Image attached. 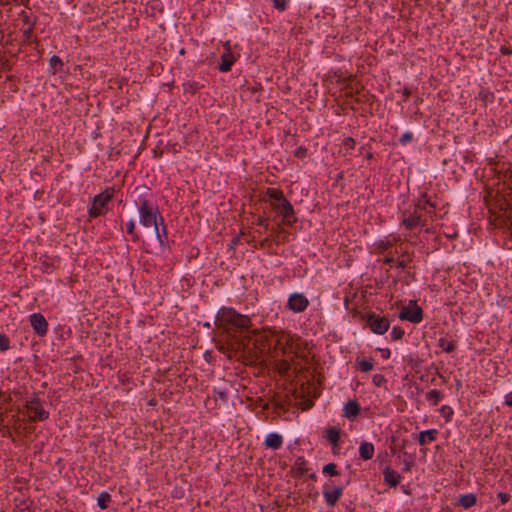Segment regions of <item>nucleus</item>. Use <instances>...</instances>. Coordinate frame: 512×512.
I'll list each match as a JSON object with an SVG mask.
<instances>
[{
  "label": "nucleus",
  "instance_id": "nucleus-57",
  "mask_svg": "<svg viewBox=\"0 0 512 512\" xmlns=\"http://www.w3.org/2000/svg\"><path fill=\"white\" fill-rule=\"evenodd\" d=\"M42 265V271L45 273H51L54 269V264L52 262H49L48 260H44L41 262Z\"/></svg>",
  "mask_w": 512,
  "mask_h": 512
},
{
  "label": "nucleus",
  "instance_id": "nucleus-59",
  "mask_svg": "<svg viewBox=\"0 0 512 512\" xmlns=\"http://www.w3.org/2000/svg\"><path fill=\"white\" fill-rule=\"evenodd\" d=\"M401 94H402V101L406 102L408 100V98L411 96L412 91L408 86H404L401 91Z\"/></svg>",
  "mask_w": 512,
  "mask_h": 512
},
{
  "label": "nucleus",
  "instance_id": "nucleus-11",
  "mask_svg": "<svg viewBox=\"0 0 512 512\" xmlns=\"http://www.w3.org/2000/svg\"><path fill=\"white\" fill-rule=\"evenodd\" d=\"M399 318L417 324L423 320V310L415 300H410L409 304L400 310Z\"/></svg>",
  "mask_w": 512,
  "mask_h": 512
},
{
  "label": "nucleus",
  "instance_id": "nucleus-22",
  "mask_svg": "<svg viewBox=\"0 0 512 512\" xmlns=\"http://www.w3.org/2000/svg\"><path fill=\"white\" fill-rule=\"evenodd\" d=\"M226 51L221 55V62L218 66V69L220 72H229L233 66V64L236 62V57L231 51L229 42H226Z\"/></svg>",
  "mask_w": 512,
  "mask_h": 512
},
{
  "label": "nucleus",
  "instance_id": "nucleus-10",
  "mask_svg": "<svg viewBox=\"0 0 512 512\" xmlns=\"http://www.w3.org/2000/svg\"><path fill=\"white\" fill-rule=\"evenodd\" d=\"M263 202L269 201L271 208L278 214L283 205H287L290 201L285 197L283 191L279 188L268 187L265 191Z\"/></svg>",
  "mask_w": 512,
  "mask_h": 512
},
{
  "label": "nucleus",
  "instance_id": "nucleus-47",
  "mask_svg": "<svg viewBox=\"0 0 512 512\" xmlns=\"http://www.w3.org/2000/svg\"><path fill=\"white\" fill-rule=\"evenodd\" d=\"M405 334L404 329L401 326H394L390 333L391 339L394 341L400 340Z\"/></svg>",
  "mask_w": 512,
  "mask_h": 512
},
{
  "label": "nucleus",
  "instance_id": "nucleus-35",
  "mask_svg": "<svg viewBox=\"0 0 512 512\" xmlns=\"http://www.w3.org/2000/svg\"><path fill=\"white\" fill-rule=\"evenodd\" d=\"M19 17L23 22V25L30 28H35L37 24V16L33 15L32 13H28L26 10H22L19 13Z\"/></svg>",
  "mask_w": 512,
  "mask_h": 512
},
{
  "label": "nucleus",
  "instance_id": "nucleus-23",
  "mask_svg": "<svg viewBox=\"0 0 512 512\" xmlns=\"http://www.w3.org/2000/svg\"><path fill=\"white\" fill-rule=\"evenodd\" d=\"M383 478L385 485L390 488H396L400 484L402 476L390 466H386L383 470Z\"/></svg>",
  "mask_w": 512,
  "mask_h": 512
},
{
  "label": "nucleus",
  "instance_id": "nucleus-40",
  "mask_svg": "<svg viewBox=\"0 0 512 512\" xmlns=\"http://www.w3.org/2000/svg\"><path fill=\"white\" fill-rule=\"evenodd\" d=\"M477 502V497L475 494H465V495H462L459 499V504L463 507V508H470L472 507L473 505H475Z\"/></svg>",
  "mask_w": 512,
  "mask_h": 512
},
{
  "label": "nucleus",
  "instance_id": "nucleus-15",
  "mask_svg": "<svg viewBox=\"0 0 512 512\" xmlns=\"http://www.w3.org/2000/svg\"><path fill=\"white\" fill-rule=\"evenodd\" d=\"M309 306L308 298L302 293H292L287 301V307L289 310L295 313H301Z\"/></svg>",
  "mask_w": 512,
  "mask_h": 512
},
{
  "label": "nucleus",
  "instance_id": "nucleus-50",
  "mask_svg": "<svg viewBox=\"0 0 512 512\" xmlns=\"http://www.w3.org/2000/svg\"><path fill=\"white\" fill-rule=\"evenodd\" d=\"M10 338L4 334L0 333V351L5 352L10 349Z\"/></svg>",
  "mask_w": 512,
  "mask_h": 512
},
{
  "label": "nucleus",
  "instance_id": "nucleus-31",
  "mask_svg": "<svg viewBox=\"0 0 512 512\" xmlns=\"http://www.w3.org/2000/svg\"><path fill=\"white\" fill-rule=\"evenodd\" d=\"M374 367V359L372 357L369 358H360L356 357L355 360V368L363 373H367L371 371Z\"/></svg>",
  "mask_w": 512,
  "mask_h": 512
},
{
  "label": "nucleus",
  "instance_id": "nucleus-30",
  "mask_svg": "<svg viewBox=\"0 0 512 512\" xmlns=\"http://www.w3.org/2000/svg\"><path fill=\"white\" fill-rule=\"evenodd\" d=\"M283 444V438L278 433H270L267 435L264 441L266 448H272L274 450L279 449Z\"/></svg>",
  "mask_w": 512,
  "mask_h": 512
},
{
  "label": "nucleus",
  "instance_id": "nucleus-17",
  "mask_svg": "<svg viewBox=\"0 0 512 512\" xmlns=\"http://www.w3.org/2000/svg\"><path fill=\"white\" fill-rule=\"evenodd\" d=\"M20 412V408H17V413ZM11 428L13 432L17 435H22L24 437H28L30 434L34 433L36 427L33 425H25L24 420L20 419L18 414L12 415L11 418Z\"/></svg>",
  "mask_w": 512,
  "mask_h": 512
},
{
  "label": "nucleus",
  "instance_id": "nucleus-46",
  "mask_svg": "<svg viewBox=\"0 0 512 512\" xmlns=\"http://www.w3.org/2000/svg\"><path fill=\"white\" fill-rule=\"evenodd\" d=\"M334 75L337 78L336 79L337 84H345L347 82L349 83V82H352L356 78V75H352V74L348 75L347 77H343L340 70L336 71L334 73Z\"/></svg>",
  "mask_w": 512,
  "mask_h": 512
},
{
  "label": "nucleus",
  "instance_id": "nucleus-64",
  "mask_svg": "<svg viewBox=\"0 0 512 512\" xmlns=\"http://www.w3.org/2000/svg\"><path fill=\"white\" fill-rule=\"evenodd\" d=\"M282 410V411H286V405L282 402H274V409H273V412L275 413H279V411Z\"/></svg>",
  "mask_w": 512,
  "mask_h": 512
},
{
  "label": "nucleus",
  "instance_id": "nucleus-48",
  "mask_svg": "<svg viewBox=\"0 0 512 512\" xmlns=\"http://www.w3.org/2000/svg\"><path fill=\"white\" fill-rule=\"evenodd\" d=\"M184 86H185V91L190 92L192 94H195L201 88H203V85H201L199 82H196V81L188 82V83L184 84Z\"/></svg>",
  "mask_w": 512,
  "mask_h": 512
},
{
  "label": "nucleus",
  "instance_id": "nucleus-56",
  "mask_svg": "<svg viewBox=\"0 0 512 512\" xmlns=\"http://www.w3.org/2000/svg\"><path fill=\"white\" fill-rule=\"evenodd\" d=\"M255 223L258 226H263L264 230H268L269 229V218H266V217H263V216H259L256 219Z\"/></svg>",
  "mask_w": 512,
  "mask_h": 512
},
{
  "label": "nucleus",
  "instance_id": "nucleus-51",
  "mask_svg": "<svg viewBox=\"0 0 512 512\" xmlns=\"http://www.w3.org/2000/svg\"><path fill=\"white\" fill-rule=\"evenodd\" d=\"M273 7L282 12L285 11L288 7V0H272Z\"/></svg>",
  "mask_w": 512,
  "mask_h": 512
},
{
  "label": "nucleus",
  "instance_id": "nucleus-26",
  "mask_svg": "<svg viewBox=\"0 0 512 512\" xmlns=\"http://www.w3.org/2000/svg\"><path fill=\"white\" fill-rule=\"evenodd\" d=\"M499 163H496L492 158L487 159V165L482 169V179L486 177H493L495 175L500 179L503 166L499 169Z\"/></svg>",
  "mask_w": 512,
  "mask_h": 512
},
{
  "label": "nucleus",
  "instance_id": "nucleus-20",
  "mask_svg": "<svg viewBox=\"0 0 512 512\" xmlns=\"http://www.w3.org/2000/svg\"><path fill=\"white\" fill-rule=\"evenodd\" d=\"M278 215L282 216L281 222L278 223V224H281L282 227L284 225L288 226V227H292L298 221V218L296 216L295 210H294L291 202L288 203L286 206L283 205V208L278 213Z\"/></svg>",
  "mask_w": 512,
  "mask_h": 512
},
{
  "label": "nucleus",
  "instance_id": "nucleus-3",
  "mask_svg": "<svg viewBox=\"0 0 512 512\" xmlns=\"http://www.w3.org/2000/svg\"><path fill=\"white\" fill-rule=\"evenodd\" d=\"M250 335L251 342L245 347L244 351L233 352L235 357L244 358L250 362H256L264 356L274 357L273 353V331L269 333L259 332L258 330L252 331Z\"/></svg>",
  "mask_w": 512,
  "mask_h": 512
},
{
  "label": "nucleus",
  "instance_id": "nucleus-4",
  "mask_svg": "<svg viewBox=\"0 0 512 512\" xmlns=\"http://www.w3.org/2000/svg\"><path fill=\"white\" fill-rule=\"evenodd\" d=\"M436 208L437 202L433 201L432 197L429 196L427 192H421L414 202L413 212H409L408 210L402 212L401 224L407 230H413L418 226L424 227L426 226L427 220L423 218V211L432 216L435 215Z\"/></svg>",
  "mask_w": 512,
  "mask_h": 512
},
{
  "label": "nucleus",
  "instance_id": "nucleus-7",
  "mask_svg": "<svg viewBox=\"0 0 512 512\" xmlns=\"http://www.w3.org/2000/svg\"><path fill=\"white\" fill-rule=\"evenodd\" d=\"M23 407L26 409L28 420L32 422H42L49 418L50 413L44 408V401L33 393L29 400H26Z\"/></svg>",
  "mask_w": 512,
  "mask_h": 512
},
{
  "label": "nucleus",
  "instance_id": "nucleus-43",
  "mask_svg": "<svg viewBox=\"0 0 512 512\" xmlns=\"http://www.w3.org/2000/svg\"><path fill=\"white\" fill-rule=\"evenodd\" d=\"M322 472L330 477L339 476L340 471L337 469V465L335 463H328L323 466Z\"/></svg>",
  "mask_w": 512,
  "mask_h": 512
},
{
  "label": "nucleus",
  "instance_id": "nucleus-18",
  "mask_svg": "<svg viewBox=\"0 0 512 512\" xmlns=\"http://www.w3.org/2000/svg\"><path fill=\"white\" fill-rule=\"evenodd\" d=\"M30 325L34 332L43 337L48 332V322L41 313H33L29 316Z\"/></svg>",
  "mask_w": 512,
  "mask_h": 512
},
{
  "label": "nucleus",
  "instance_id": "nucleus-28",
  "mask_svg": "<svg viewBox=\"0 0 512 512\" xmlns=\"http://www.w3.org/2000/svg\"><path fill=\"white\" fill-rule=\"evenodd\" d=\"M439 431L437 429H429L421 431L417 434L418 443L420 446L427 445L437 439Z\"/></svg>",
  "mask_w": 512,
  "mask_h": 512
},
{
  "label": "nucleus",
  "instance_id": "nucleus-27",
  "mask_svg": "<svg viewBox=\"0 0 512 512\" xmlns=\"http://www.w3.org/2000/svg\"><path fill=\"white\" fill-rule=\"evenodd\" d=\"M341 430L335 426L329 427L326 430V439L332 445L333 452L339 449Z\"/></svg>",
  "mask_w": 512,
  "mask_h": 512
},
{
  "label": "nucleus",
  "instance_id": "nucleus-33",
  "mask_svg": "<svg viewBox=\"0 0 512 512\" xmlns=\"http://www.w3.org/2000/svg\"><path fill=\"white\" fill-rule=\"evenodd\" d=\"M21 31H22L21 45H27V44H31V43H35V44L39 43L37 36L34 35V28L25 27Z\"/></svg>",
  "mask_w": 512,
  "mask_h": 512
},
{
  "label": "nucleus",
  "instance_id": "nucleus-2",
  "mask_svg": "<svg viewBox=\"0 0 512 512\" xmlns=\"http://www.w3.org/2000/svg\"><path fill=\"white\" fill-rule=\"evenodd\" d=\"M484 188L486 193L482 197V204L488 210V226L491 228L506 226L512 217L510 204L499 190L494 191L486 186Z\"/></svg>",
  "mask_w": 512,
  "mask_h": 512
},
{
  "label": "nucleus",
  "instance_id": "nucleus-45",
  "mask_svg": "<svg viewBox=\"0 0 512 512\" xmlns=\"http://www.w3.org/2000/svg\"><path fill=\"white\" fill-rule=\"evenodd\" d=\"M440 415L444 418L445 422H449L453 416V409L448 405H443L439 409Z\"/></svg>",
  "mask_w": 512,
  "mask_h": 512
},
{
  "label": "nucleus",
  "instance_id": "nucleus-29",
  "mask_svg": "<svg viewBox=\"0 0 512 512\" xmlns=\"http://www.w3.org/2000/svg\"><path fill=\"white\" fill-rule=\"evenodd\" d=\"M438 347H440L443 352L451 353L456 349V342L451 335L445 334L438 340Z\"/></svg>",
  "mask_w": 512,
  "mask_h": 512
},
{
  "label": "nucleus",
  "instance_id": "nucleus-52",
  "mask_svg": "<svg viewBox=\"0 0 512 512\" xmlns=\"http://www.w3.org/2000/svg\"><path fill=\"white\" fill-rule=\"evenodd\" d=\"M13 68V64L10 62L8 58L0 59V70L4 72H10Z\"/></svg>",
  "mask_w": 512,
  "mask_h": 512
},
{
  "label": "nucleus",
  "instance_id": "nucleus-38",
  "mask_svg": "<svg viewBox=\"0 0 512 512\" xmlns=\"http://www.w3.org/2000/svg\"><path fill=\"white\" fill-rule=\"evenodd\" d=\"M111 501H112L111 495L108 492L103 491L99 494V496L97 498V505L101 510H105L109 507Z\"/></svg>",
  "mask_w": 512,
  "mask_h": 512
},
{
  "label": "nucleus",
  "instance_id": "nucleus-54",
  "mask_svg": "<svg viewBox=\"0 0 512 512\" xmlns=\"http://www.w3.org/2000/svg\"><path fill=\"white\" fill-rule=\"evenodd\" d=\"M413 140V134L412 132H405L400 138H399V144L402 146H405L409 144Z\"/></svg>",
  "mask_w": 512,
  "mask_h": 512
},
{
  "label": "nucleus",
  "instance_id": "nucleus-24",
  "mask_svg": "<svg viewBox=\"0 0 512 512\" xmlns=\"http://www.w3.org/2000/svg\"><path fill=\"white\" fill-rule=\"evenodd\" d=\"M274 341H273V353L276 354L277 350H280L282 355H285L289 352V347L285 345L286 337L291 336L290 334L285 333L284 331H273Z\"/></svg>",
  "mask_w": 512,
  "mask_h": 512
},
{
  "label": "nucleus",
  "instance_id": "nucleus-42",
  "mask_svg": "<svg viewBox=\"0 0 512 512\" xmlns=\"http://www.w3.org/2000/svg\"><path fill=\"white\" fill-rule=\"evenodd\" d=\"M395 239L393 241L388 239H381L379 241L375 242V247L378 253H382L384 251H387L388 249L392 248L394 245Z\"/></svg>",
  "mask_w": 512,
  "mask_h": 512
},
{
  "label": "nucleus",
  "instance_id": "nucleus-34",
  "mask_svg": "<svg viewBox=\"0 0 512 512\" xmlns=\"http://www.w3.org/2000/svg\"><path fill=\"white\" fill-rule=\"evenodd\" d=\"M15 505L17 508H19L21 511H28V512H35L34 509V501L30 498H18L16 497L14 499Z\"/></svg>",
  "mask_w": 512,
  "mask_h": 512
},
{
  "label": "nucleus",
  "instance_id": "nucleus-5",
  "mask_svg": "<svg viewBox=\"0 0 512 512\" xmlns=\"http://www.w3.org/2000/svg\"><path fill=\"white\" fill-rule=\"evenodd\" d=\"M132 197L133 200L128 207L130 213L157 205L152 189L146 185L136 186L133 190Z\"/></svg>",
  "mask_w": 512,
  "mask_h": 512
},
{
  "label": "nucleus",
  "instance_id": "nucleus-1",
  "mask_svg": "<svg viewBox=\"0 0 512 512\" xmlns=\"http://www.w3.org/2000/svg\"><path fill=\"white\" fill-rule=\"evenodd\" d=\"M214 325L215 347L220 352H228L229 358H232L233 352L244 351L251 342V318L233 307H221L216 313Z\"/></svg>",
  "mask_w": 512,
  "mask_h": 512
},
{
  "label": "nucleus",
  "instance_id": "nucleus-41",
  "mask_svg": "<svg viewBox=\"0 0 512 512\" xmlns=\"http://www.w3.org/2000/svg\"><path fill=\"white\" fill-rule=\"evenodd\" d=\"M126 232L130 235L132 242L137 243L140 241V235L136 231V225L133 220H129L126 224Z\"/></svg>",
  "mask_w": 512,
  "mask_h": 512
},
{
  "label": "nucleus",
  "instance_id": "nucleus-6",
  "mask_svg": "<svg viewBox=\"0 0 512 512\" xmlns=\"http://www.w3.org/2000/svg\"><path fill=\"white\" fill-rule=\"evenodd\" d=\"M115 193V187L108 186L101 193L95 195L88 209V216L96 219L101 215H105L109 211V203L112 201Z\"/></svg>",
  "mask_w": 512,
  "mask_h": 512
},
{
  "label": "nucleus",
  "instance_id": "nucleus-13",
  "mask_svg": "<svg viewBox=\"0 0 512 512\" xmlns=\"http://www.w3.org/2000/svg\"><path fill=\"white\" fill-rule=\"evenodd\" d=\"M138 214L139 223L145 228L156 226L157 221L162 217L158 204L150 206V208L140 210L138 211Z\"/></svg>",
  "mask_w": 512,
  "mask_h": 512
},
{
  "label": "nucleus",
  "instance_id": "nucleus-21",
  "mask_svg": "<svg viewBox=\"0 0 512 512\" xmlns=\"http://www.w3.org/2000/svg\"><path fill=\"white\" fill-rule=\"evenodd\" d=\"M361 413V406L357 399L348 400L342 409V416L350 421H354Z\"/></svg>",
  "mask_w": 512,
  "mask_h": 512
},
{
  "label": "nucleus",
  "instance_id": "nucleus-14",
  "mask_svg": "<svg viewBox=\"0 0 512 512\" xmlns=\"http://www.w3.org/2000/svg\"><path fill=\"white\" fill-rule=\"evenodd\" d=\"M285 345L289 347V352L293 353L296 358L307 359L304 352L308 349V344L306 341H302L300 337L294 340L293 336H287Z\"/></svg>",
  "mask_w": 512,
  "mask_h": 512
},
{
  "label": "nucleus",
  "instance_id": "nucleus-63",
  "mask_svg": "<svg viewBox=\"0 0 512 512\" xmlns=\"http://www.w3.org/2000/svg\"><path fill=\"white\" fill-rule=\"evenodd\" d=\"M377 351L381 353L383 359H389L391 355V351L389 348H377Z\"/></svg>",
  "mask_w": 512,
  "mask_h": 512
},
{
  "label": "nucleus",
  "instance_id": "nucleus-53",
  "mask_svg": "<svg viewBox=\"0 0 512 512\" xmlns=\"http://www.w3.org/2000/svg\"><path fill=\"white\" fill-rule=\"evenodd\" d=\"M343 147L348 150H353L356 146V141L353 137H346L342 142Z\"/></svg>",
  "mask_w": 512,
  "mask_h": 512
},
{
  "label": "nucleus",
  "instance_id": "nucleus-9",
  "mask_svg": "<svg viewBox=\"0 0 512 512\" xmlns=\"http://www.w3.org/2000/svg\"><path fill=\"white\" fill-rule=\"evenodd\" d=\"M361 320H365L370 330L379 335L385 334L390 327V320L386 316H380L373 311L366 315H361Z\"/></svg>",
  "mask_w": 512,
  "mask_h": 512
},
{
  "label": "nucleus",
  "instance_id": "nucleus-12",
  "mask_svg": "<svg viewBox=\"0 0 512 512\" xmlns=\"http://www.w3.org/2000/svg\"><path fill=\"white\" fill-rule=\"evenodd\" d=\"M343 490V486L334 485V482L332 480H329L328 482L324 483L322 493L326 504L331 507L335 506L336 503L340 500L343 494Z\"/></svg>",
  "mask_w": 512,
  "mask_h": 512
},
{
  "label": "nucleus",
  "instance_id": "nucleus-44",
  "mask_svg": "<svg viewBox=\"0 0 512 512\" xmlns=\"http://www.w3.org/2000/svg\"><path fill=\"white\" fill-rule=\"evenodd\" d=\"M372 383L375 387H384L385 390H388L387 379L383 374H374L372 377Z\"/></svg>",
  "mask_w": 512,
  "mask_h": 512
},
{
  "label": "nucleus",
  "instance_id": "nucleus-36",
  "mask_svg": "<svg viewBox=\"0 0 512 512\" xmlns=\"http://www.w3.org/2000/svg\"><path fill=\"white\" fill-rule=\"evenodd\" d=\"M50 73L55 75L63 70V61L57 55H53L49 59Z\"/></svg>",
  "mask_w": 512,
  "mask_h": 512
},
{
  "label": "nucleus",
  "instance_id": "nucleus-61",
  "mask_svg": "<svg viewBox=\"0 0 512 512\" xmlns=\"http://www.w3.org/2000/svg\"><path fill=\"white\" fill-rule=\"evenodd\" d=\"M247 90L251 93H257L263 90V86L261 83L256 82L253 86H248Z\"/></svg>",
  "mask_w": 512,
  "mask_h": 512
},
{
  "label": "nucleus",
  "instance_id": "nucleus-8",
  "mask_svg": "<svg viewBox=\"0 0 512 512\" xmlns=\"http://www.w3.org/2000/svg\"><path fill=\"white\" fill-rule=\"evenodd\" d=\"M290 233L281 226V224H277L276 227L271 228V233L266 236L263 240L259 242V245H254L255 249H264L271 248L272 244L276 245L285 244L289 242Z\"/></svg>",
  "mask_w": 512,
  "mask_h": 512
},
{
  "label": "nucleus",
  "instance_id": "nucleus-39",
  "mask_svg": "<svg viewBox=\"0 0 512 512\" xmlns=\"http://www.w3.org/2000/svg\"><path fill=\"white\" fill-rule=\"evenodd\" d=\"M375 100L376 96L371 94L369 91L362 93L361 95L354 98V102L358 104H368L370 106L375 102Z\"/></svg>",
  "mask_w": 512,
  "mask_h": 512
},
{
  "label": "nucleus",
  "instance_id": "nucleus-55",
  "mask_svg": "<svg viewBox=\"0 0 512 512\" xmlns=\"http://www.w3.org/2000/svg\"><path fill=\"white\" fill-rule=\"evenodd\" d=\"M308 155V149L304 146H299L294 151V156L300 159H304Z\"/></svg>",
  "mask_w": 512,
  "mask_h": 512
},
{
  "label": "nucleus",
  "instance_id": "nucleus-37",
  "mask_svg": "<svg viewBox=\"0 0 512 512\" xmlns=\"http://www.w3.org/2000/svg\"><path fill=\"white\" fill-rule=\"evenodd\" d=\"M426 400L430 402L431 406H437L439 401L444 398V394L437 389H432L426 393Z\"/></svg>",
  "mask_w": 512,
  "mask_h": 512
},
{
  "label": "nucleus",
  "instance_id": "nucleus-16",
  "mask_svg": "<svg viewBox=\"0 0 512 512\" xmlns=\"http://www.w3.org/2000/svg\"><path fill=\"white\" fill-rule=\"evenodd\" d=\"M478 151L475 146L466 149L463 156V169L465 171L477 173L478 171Z\"/></svg>",
  "mask_w": 512,
  "mask_h": 512
},
{
  "label": "nucleus",
  "instance_id": "nucleus-62",
  "mask_svg": "<svg viewBox=\"0 0 512 512\" xmlns=\"http://www.w3.org/2000/svg\"><path fill=\"white\" fill-rule=\"evenodd\" d=\"M314 406V401L312 399H306L301 406V409L303 411H307L311 409Z\"/></svg>",
  "mask_w": 512,
  "mask_h": 512
},
{
  "label": "nucleus",
  "instance_id": "nucleus-58",
  "mask_svg": "<svg viewBox=\"0 0 512 512\" xmlns=\"http://www.w3.org/2000/svg\"><path fill=\"white\" fill-rule=\"evenodd\" d=\"M414 466V460L413 459H405L404 460V466L402 468V472H410L412 467Z\"/></svg>",
  "mask_w": 512,
  "mask_h": 512
},
{
  "label": "nucleus",
  "instance_id": "nucleus-49",
  "mask_svg": "<svg viewBox=\"0 0 512 512\" xmlns=\"http://www.w3.org/2000/svg\"><path fill=\"white\" fill-rule=\"evenodd\" d=\"M11 4H20L25 8L30 9L29 4L30 0H0V6H8Z\"/></svg>",
  "mask_w": 512,
  "mask_h": 512
},
{
  "label": "nucleus",
  "instance_id": "nucleus-25",
  "mask_svg": "<svg viewBox=\"0 0 512 512\" xmlns=\"http://www.w3.org/2000/svg\"><path fill=\"white\" fill-rule=\"evenodd\" d=\"M308 461L304 456H298L295 460L294 465L289 470V475L294 478H301L305 473L308 472Z\"/></svg>",
  "mask_w": 512,
  "mask_h": 512
},
{
  "label": "nucleus",
  "instance_id": "nucleus-32",
  "mask_svg": "<svg viewBox=\"0 0 512 512\" xmlns=\"http://www.w3.org/2000/svg\"><path fill=\"white\" fill-rule=\"evenodd\" d=\"M374 445L371 442H362L359 447V456L362 460H370L374 456Z\"/></svg>",
  "mask_w": 512,
  "mask_h": 512
},
{
  "label": "nucleus",
  "instance_id": "nucleus-19",
  "mask_svg": "<svg viewBox=\"0 0 512 512\" xmlns=\"http://www.w3.org/2000/svg\"><path fill=\"white\" fill-rule=\"evenodd\" d=\"M154 234L159 242L160 247L166 248L169 247L168 240V228L165 223L164 217L162 216L158 221L156 226H152Z\"/></svg>",
  "mask_w": 512,
  "mask_h": 512
},
{
  "label": "nucleus",
  "instance_id": "nucleus-60",
  "mask_svg": "<svg viewBox=\"0 0 512 512\" xmlns=\"http://www.w3.org/2000/svg\"><path fill=\"white\" fill-rule=\"evenodd\" d=\"M353 89H354V87H353V85L350 82L346 84L345 90H346V97L347 98H355L354 95H356V94H355V91Z\"/></svg>",
  "mask_w": 512,
  "mask_h": 512
}]
</instances>
